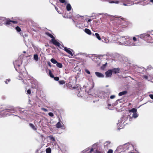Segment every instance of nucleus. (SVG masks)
I'll return each instance as SVG.
<instances>
[{"mask_svg": "<svg viewBox=\"0 0 153 153\" xmlns=\"http://www.w3.org/2000/svg\"><path fill=\"white\" fill-rule=\"evenodd\" d=\"M112 20H114L115 22L116 23L114 24V27H116L115 29L117 30H121V28H123L126 26L127 23L124 19L120 17H116L114 16L112 18Z\"/></svg>", "mask_w": 153, "mask_h": 153, "instance_id": "nucleus-1", "label": "nucleus"}, {"mask_svg": "<svg viewBox=\"0 0 153 153\" xmlns=\"http://www.w3.org/2000/svg\"><path fill=\"white\" fill-rule=\"evenodd\" d=\"M116 38H117V43L120 45H125L129 46V45H132V43H130L131 42H129L128 36H119L117 37L115 36Z\"/></svg>", "mask_w": 153, "mask_h": 153, "instance_id": "nucleus-2", "label": "nucleus"}, {"mask_svg": "<svg viewBox=\"0 0 153 153\" xmlns=\"http://www.w3.org/2000/svg\"><path fill=\"white\" fill-rule=\"evenodd\" d=\"M133 148V146L132 145L129 143H126L123 145H120L118 146L115 152H118V153H120L123 151L124 150L131 149Z\"/></svg>", "mask_w": 153, "mask_h": 153, "instance_id": "nucleus-3", "label": "nucleus"}, {"mask_svg": "<svg viewBox=\"0 0 153 153\" xmlns=\"http://www.w3.org/2000/svg\"><path fill=\"white\" fill-rule=\"evenodd\" d=\"M136 36L146 40L148 42H151V41L153 39V35L152 34L150 35L148 33H145L137 35Z\"/></svg>", "mask_w": 153, "mask_h": 153, "instance_id": "nucleus-4", "label": "nucleus"}, {"mask_svg": "<svg viewBox=\"0 0 153 153\" xmlns=\"http://www.w3.org/2000/svg\"><path fill=\"white\" fill-rule=\"evenodd\" d=\"M17 110H18L20 113L25 114L26 111H25L24 109L20 108L19 107L13 108L12 107L10 108H7L4 110V113L6 114L7 116L9 115V114H6L7 112H9L10 113H15Z\"/></svg>", "mask_w": 153, "mask_h": 153, "instance_id": "nucleus-5", "label": "nucleus"}, {"mask_svg": "<svg viewBox=\"0 0 153 153\" xmlns=\"http://www.w3.org/2000/svg\"><path fill=\"white\" fill-rule=\"evenodd\" d=\"M128 117L127 116H125L118 120L117 125L119 129L123 128L124 126L127 124L126 121L128 120Z\"/></svg>", "mask_w": 153, "mask_h": 153, "instance_id": "nucleus-6", "label": "nucleus"}, {"mask_svg": "<svg viewBox=\"0 0 153 153\" xmlns=\"http://www.w3.org/2000/svg\"><path fill=\"white\" fill-rule=\"evenodd\" d=\"M110 93V90L109 89H107L105 91H100L98 94V96L101 99H105L108 98Z\"/></svg>", "mask_w": 153, "mask_h": 153, "instance_id": "nucleus-7", "label": "nucleus"}, {"mask_svg": "<svg viewBox=\"0 0 153 153\" xmlns=\"http://www.w3.org/2000/svg\"><path fill=\"white\" fill-rule=\"evenodd\" d=\"M129 42H131L130 43H132V45H129V46H135L139 45L140 44V43L139 42V40L136 38V37H129L128 36Z\"/></svg>", "mask_w": 153, "mask_h": 153, "instance_id": "nucleus-8", "label": "nucleus"}, {"mask_svg": "<svg viewBox=\"0 0 153 153\" xmlns=\"http://www.w3.org/2000/svg\"><path fill=\"white\" fill-rule=\"evenodd\" d=\"M22 61L20 59L16 60L13 62L14 67L15 68L16 71L19 72L18 71L17 69V67H19L20 65L22 64Z\"/></svg>", "mask_w": 153, "mask_h": 153, "instance_id": "nucleus-9", "label": "nucleus"}, {"mask_svg": "<svg viewBox=\"0 0 153 153\" xmlns=\"http://www.w3.org/2000/svg\"><path fill=\"white\" fill-rule=\"evenodd\" d=\"M5 25H8L12 24V23L16 24L17 23V22L15 21L10 20L9 19H6L5 22Z\"/></svg>", "mask_w": 153, "mask_h": 153, "instance_id": "nucleus-10", "label": "nucleus"}, {"mask_svg": "<svg viewBox=\"0 0 153 153\" xmlns=\"http://www.w3.org/2000/svg\"><path fill=\"white\" fill-rule=\"evenodd\" d=\"M51 42L55 45L57 46L59 48H60V46L61 45V44L59 42H58L56 40H55V38L52 39L51 40Z\"/></svg>", "mask_w": 153, "mask_h": 153, "instance_id": "nucleus-11", "label": "nucleus"}, {"mask_svg": "<svg viewBox=\"0 0 153 153\" xmlns=\"http://www.w3.org/2000/svg\"><path fill=\"white\" fill-rule=\"evenodd\" d=\"M123 2V5L124 6H130L132 4L131 1L130 0H124Z\"/></svg>", "mask_w": 153, "mask_h": 153, "instance_id": "nucleus-12", "label": "nucleus"}, {"mask_svg": "<svg viewBox=\"0 0 153 153\" xmlns=\"http://www.w3.org/2000/svg\"><path fill=\"white\" fill-rule=\"evenodd\" d=\"M97 143H95V144H94L92 146V148L88 152V153H92V152H93L94 151V149L93 147L95 146H97ZM94 153H101L100 152H99V151H97V150H96V151H94Z\"/></svg>", "mask_w": 153, "mask_h": 153, "instance_id": "nucleus-13", "label": "nucleus"}, {"mask_svg": "<svg viewBox=\"0 0 153 153\" xmlns=\"http://www.w3.org/2000/svg\"><path fill=\"white\" fill-rule=\"evenodd\" d=\"M62 47L64 48V50L68 54H70L71 56H73V54L71 51V50L73 51V50L70 49V48H68L66 47H64L63 46H62Z\"/></svg>", "mask_w": 153, "mask_h": 153, "instance_id": "nucleus-14", "label": "nucleus"}, {"mask_svg": "<svg viewBox=\"0 0 153 153\" xmlns=\"http://www.w3.org/2000/svg\"><path fill=\"white\" fill-rule=\"evenodd\" d=\"M105 74L106 77H111L112 74V71H111V70H108L105 72Z\"/></svg>", "mask_w": 153, "mask_h": 153, "instance_id": "nucleus-15", "label": "nucleus"}, {"mask_svg": "<svg viewBox=\"0 0 153 153\" xmlns=\"http://www.w3.org/2000/svg\"><path fill=\"white\" fill-rule=\"evenodd\" d=\"M102 40L103 42L105 43H108L110 42L108 38L104 36L102 37Z\"/></svg>", "mask_w": 153, "mask_h": 153, "instance_id": "nucleus-16", "label": "nucleus"}, {"mask_svg": "<svg viewBox=\"0 0 153 153\" xmlns=\"http://www.w3.org/2000/svg\"><path fill=\"white\" fill-rule=\"evenodd\" d=\"M95 73L96 76L99 78H103L104 77V75L101 73L96 72Z\"/></svg>", "mask_w": 153, "mask_h": 153, "instance_id": "nucleus-17", "label": "nucleus"}, {"mask_svg": "<svg viewBox=\"0 0 153 153\" xmlns=\"http://www.w3.org/2000/svg\"><path fill=\"white\" fill-rule=\"evenodd\" d=\"M111 142L110 141H106L104 143V146L105 148H107L110 146Z\"/></svg>", "mask_w": 153, "mask_h": 153, "instance_id": "nucleus-18", "label": "nucleus"}, {"mask_svg": "<svg viewBox=\"0 0 153 153\" xmlns=\"http://www.w3.org/2000/svg\"><path fill=\"white\" fill-rule=\"evenodd\" d=\"M33 47L35 51L37 53H38L41 51V49L36 46H33Z\"/></svg>", "mask_w": 153, "mask_h": 153, "instance_id": "nucleus-19", "label": "nucleus"}, {"mask_svg": "<svg viewBox=\"0 0 153 153\" xmlns=\"http://www.w3.org/2000/svg\"><path fill=\"white\" fill-rule=\"evenodd\" d=\"M120 69L119 68H114L111 70L112 71V73H113L114 74H116L119 73Z\"/></svg>", "mask_w": 153, "mask_h": 153, "instance_id": "nucleus-20", "label": "nucleus"}, {"mask_svg": "<svg viewBox=\"0 0 153 153\" xmlns=\"http://www.w3.org/2000/svg\"><path fill=\"white\" fill-rule=\"evenodd\" d=\"M6 19L4 17H0V21L2 22V24H4L6 21Z\"/></svg>", "mask_w": 153, "mask_h": 153, "instance_id": "nucleus-21", "label": "nucleus"}, {"mask_svg": "<svg viewBox=\"0 0 153 153\" xmlns=\"http://www.w3.org/2000/svg\"><path fill=\"white\" fill-rule=\"evenodd\" d=\"M138 114L137 112L133 113L132 114V117H130V120L133 117L136 118L138 117Z\"/></svg>", "mask_w": 153, "mask_h": 153, "instance_id": "nucleus-22", "label": "nucleus"}, {"mask_svg": "<svg viewBox=\"0 0 153 153\" xmlns=\"http://www.w3.org/2000/svg\"><path fill=\"white\" fill-rule=\"evenodd\" d=\"M127 93V91H123L120 92L118 94L119 96H122L123 95H125Z\"/></svg>", "mask_w": 153, "mask_h": 153, "instance_id": "nucleus-23", "label": "nucleus"}, {"mask_svg": "<svg viewBox=\"0 0 153 153\" xmlns=\"http://www.w3.org/2000/svg\"><path fill=\"white\" fill-rule=\"evenodd\" d=\"M85 32L88 35H91V31L89 29L85 28L84 30Z\"/></svg>", "mask_w": 153, "mask_h": 153, "instance_id": "nucleus-24", "label": "nucleus"}, {"mask_svg": "<svg viewBox=\"0 0 153 153\" xmlns=\"http://www.w3.org/2000/svg\"><path fill=\"white\" fill-rule=\"evenodd\" d=\"M72 7L71 4H68L66 6V9L68 11H69L71 10Z\"/></svg>", "mask_w": 153, "mask_h": 153, "instance_id": "nucleus-25", "label": "nucleus"}, {"mask_svg": "<svg viewBox=\"0 0 153 153\" xmlns=\"http://www.w3.org/2000/svg\"><path fill=\"white\" fill-rule=\"evenodd\" d=\"M33 59L36 62H37L39 60V57L37 54H35L33 56Z\"/></svg>", "mask_w": 153, "mask_h": 153, "instance_id": "nucleus-26", "label": "nucleus"}, {"mask_svg": "<svg viewBox=\"0 0 153 153\" xmlns=\"http://www.w3.org/2000/svg\"><path fill=\"white\" fill-rule=\"evenodd\" d=\"M137 110L136 109L133 108H132V109L129 110V112H132L133 113H135L137 112Z\"/></svg>", "mask_w": 153, "mask_h": 153, "instance_id": "nucleus-27", "label": "nucleus"}, {"mask_svg": "<svg viewBox=\"0 0 153 153\" xmlns=\"http://www.w3.org/2000/svg\"><path fill=\"white\" fill-rule=\"evenodd\" d=\"M56 127L57 128H59L62 127L60 122L59 121L58 122L56 125Z\"/></svg>", "mask_w": 153, "mask_h": 153, "instance_id": "nucleus-28", "label": "nucleus"}, {"mask_svg": "<svg viewBox=\"0 0 153 153\" xmlns=\"http://www.w3.org/2000/svg\"><path fill=\"white\" fill-rule=\"evenodd\" d=\"M29 126L33 130H37L36 128L35 127V126L33 124L30 123L29 124Z\"/></svg>", "mask_w": 153, "mask_h": 153, "instance_id": "nucleus-29", "label": "nucleus"}, {"mask_svg": "<svg viewBox=\"0 0 153 153\" xmlns=\"http://www.w3.org/2000/svg\"><path fill=\"white\" fill-rule=\"evenodd\" d=\"M49 138L51 140V141L53 142H55L56 140L54 137L51 135L49 136H48Z\"/></svg>", "mask_w": 153, "mask_h": 153, "instance_id": "nucleus-30", "label": "nucleus"}, {"mask_svg": "<svg viewBox=\"0 0 153 153\" xmlns=\"http://www.w3.org/2000/svg\"><path fill=\"white\" fill-rule=\"evenodd\" d=\"M95 36L99 40H101V38L99 34L98 33H95Z\"/></svg>", "mask_w": 153, "mask_h": 153, "instance_id": "nucleus-31", "label": "nucleus"}, {"mask_svg": "<svg viewBox=\"0 0 153 153\" xmlns=\"http://www.w3.org/2000/svg\"><path fill=\"white\" fill-rule=\"evenodd\" d=\"M46 34L47 36L51 38L52 39H54V37L52 34L50 33L49 32H46Z\"/></svg>", "mask_w": 153, "mask_h": 153, "instance_id": "nucleus-32", "label": "nucleus"}, {"mask_svg": "<svg viewBox=\"0 0 153 153\" xmlns=\"http://www.w3.org/2000/svg\"><path fill=\"white\" fill-rule=\"evenodd\" d=\"M56 65L59 68H62V64L58 62L56 63Z\"/></svg>", "mask_w": 153, "mask_h": 153, "instance_id": "nucleus-33", "label": "nucleus"}, {"mask_svg": "<svg viewBox=\"0 0 153 153\" xmlns=\"http://www.w3.org/2000/svg\"><path fill=\"white\" fill-rule=\"evenodd\" d=\"M107 63L106 62L105 64H103L102 66L101 67V69L103 70H104L105 68H106L107 65Z\"/></svg>", "mask_w": 153, "mask_h": 153, "instance_id": "nucleus-34", "label": "nucleus"}, {"mask_svg": "<svg viewBox=\"0 0 153 153\" xmlns=\"http://www.w3.org/2000/svg\"><path fill=\"white\" fill-rule=\"evenodd\" d=\"M51 62L53 64H56L57 62V61L54 59L52 58L51 59Z\"/></svg>", "mask_w": 153, "mask_h": 153, "instance_id": "nucleus-35", "label": "nucleus"}, {"mask_svg": "<svg viewBox=\"0 0 153 153\" xmlns=\"http://www.w3.org/2000/svg\"><path fill=\"white\" fill-rule=\"evenodd\" d=\"M48 71H49V74L50 76L52 78H53L54 76L53 75V74H52L51 71L50 70H49Z\"/></svg>", "mask_w": 153, "mask_h": 153, "instance_id": "nucleus-36", "label": "nucleus"}, {"mask_svg": "<svg viewBox=\"0 0 153 153\" xmlns=\"http://www.w3.org/2000/svg\"><path fill=\"white\" fill-rule=\"evenodd\" d=\"M46 153H51V149L50 148H47L46 150Z\"/></svg>", "mask_w": 153, "mask_h": 153, "instance_id": "nucleus-37", "label": "nucleus"}, {"mask_svg": "<svg viewBox=\"0 0 153 153\" xmlns=\"http://www.w3.org/2000/svg\"><path fill=\"white\" fill-rule=\"evenodd\" d=\"M15 29L17 32H20L21 31V28L18 26H17Z\"/></svg>", "mask_w": 153, "mask_h": 153, "instance_id": "nucleus-38", "label": "nucleus"}, {"mask_svg": "<svg viewBox=\"0 0 153 153\" xmlns=\"http://www.w3.org/2000/svg\"><path fill=\"white\" fill-rule=\"evenodd\" d=\"M80 86L79 85H78L77 87L76 86H74L72 87V88L73 89H77V90H79V89L80 88Z\"/></svg>", "mask_w": 153, "mask_h": 153, "instance_id": "nucleus-39", "label": "nucleus"}, {"mask_svg": "<svg viewBox=\"0 0 153 153\" xmlns=\"http://www.w3.org/2000/svg\"><path fill=\"white\" fill-rule=\"evenodd\" d=\"M59 83L60 85H63L65 83V82L64 80H60L59 81Z\"/></svg>", "mask_w": 153, "mask_h": 153, "instance_id": "nucleus-40", "label": "nucleus"}, {"mask_svg": "<svg viewBox=\"0 0 153 153\" xmlns=\"http://www.w3.org/2000/svg\"><path fill=\"white\" fill-rule=\"evenodd\" d=\"M59 1L60 3H64L65 4H66L67 3L65 0H59Z\"/></svg>", "mask_w": 153, "mask_h": 153, "instance_id": "nucleus-41", "label": "nucleus"}, {"mask_svg": "<svg viewBox=\"0 0 153 153\" xmlns=\"http://www.w3.org/2000/svg\"><path fill=\"white\" fill-rule=\"evenodd\" d=\"M90 149V148L89 147L86 148L84 150H83V153L85 152H86L88 151Z\"/></svg>", "mask_w": 153, "mask_h": 153, "instance_id": "nucleus-42", "label": "nucleus"}, {"mask_svg": "<svg viewBox=\"0 0 153 153\" xmlns=\"http://www.w3.org/2000/svg\"><path fill=\"white\" fill-rule=\"evenodd\" d=\"M48 115L51 117H53L54 116L52 112H49L48 113Z\"/></svg>", "mask_w": 153, "mask_h": 153, "instance_id": "nucleus-43", "label": "nucleus"}, {"mask_svg": "<svg viewBox=\"0 0 153 153\" xmlns=\"http://www.w3.org/2000/svg\"><path fill=\"white\" fill-rule=\"evenodd\" d=\"M54 78V79L56 81H58L59 79V78L58 77L56 76L53 77Z\"/></svg>", "mask_w": 153, "mask_h": 153, "instance_id": "nucleus-44", "label": "nucleus"}, {"mask_svg": "<svg viewBox=\"0 0 153 153\" xmlns=\"http://www.w3.org/2000/svg\"><path fill=\"white\" fill-rule=\"evenodd\" d=\"M76 18H79L80 17L81 18V19H82L83 18V16H81L78 14L76 16Z\"/></svg>", "mask_w": 153, "mask_h": 153, "instance_id": "nucleus-45", "label": "nucleus"}, {"mask_svg": "<svg viewBox=\"0 0 153 153\" xmlns=\"http://www.w3.org/2000/svg\"><path fill=\"white\" fill-rule=\"evenodd\" d=\"M85 72L88 74H90V71L88 69H86L85 70Z\"/></svg>", "mask_w": 153, "mask_h": 153, "instance_id": "nucleus-46", "label": "nucleus"}, {"mask_svg": "<svg viewBox=\"0 0 153 153\" xmlns=\"http://www.w3.org/2000/svg\"><path fill=\"white\" fill-rule=\"evenodd\" d=\"M41 109L45 112H47L48 111V110L47 109L44 108H41Z\"/></svg>", "mask_w": 153, "mask_h": 153, "instance_id": "nucleus-47", "label": "nucleus"}, {"mask_svg": "<svg viewBox=\"0 0 153 153\" xmlns=\"http://www.w3.org/2000/svg\"><path fill=\"white\" fill-rule=\"evenodd\" d=\"M122 59H123V62L126 61V60L127 59V58L125 57H122Z\"/></svg>", "mask_w": 153, "mask_h": 153, "instance_id": "nucleus-48", "label": "nucleus"}, {"mask_svg": "<svg viewBox=\"0 0 153 153\" xmlns=\"http://www.w3.org/2000/svg\"><path fill=\"white\" fill-rule=\"evenodd\" d=\"M113 151L112 149H109L108 150L107 153H113Z\"/></svg>", "mask_w": 153, "mask_h": 153, "instance_id": "nucleus-49", "label": "nucleus"}, {"mask_svg": "<svg viewBox=\"0 0 153 153\" xmlns=\"http://www.w3.org/2000/svg\"><path fill=\"white\" fill-rule=\"evenodd\" d=\"M143 77L144 79H148V76H147L146 75H144L143 76Z\"/></svg>", "mask_w": 153, "mask_h": 153, "instance_id": "nucleus-50", "label": "nucleus"}, {"mask_svg": "<svg viewBox=\"0 0 153 153\" xmlns=\"http://www.w3.org/2000/svg\"><path fill=\"white\" fill-rule=\"evenodd\" d=\"M115 97L114 95H112L110 96V98L111 99H113Z\"/></svg>", "mask_w": 153, "mask_h": 153, "instance_id": "nucleus-51", "label": "nucleus"}, {"mask_svg": "<svg viewBox=\"0 0 153 153\" xmlns=\"http://www.w3.org/2000/svg\"><path fill=\"white\" fill-rule=\"evenodd\" d=\"M27 93L30 94L31 93V91L30 89H28L27 91Z\"/></svg>", "mask_w": 153, "mask_h": 153, "instance_id": "nucleus-52", "label": "nucleus"}, {"mask_svg": "<svg viewBox=\"0 0 153 153\" xmlns=\"http://www.w3.org/2000/svg\"><path fill=\"white\" fill-rule=\"evenodd\" d=\"M21 75L20 74V75L19 76V78H18V79H19L21 80L22 79V77L21 76Z\"/></svg>", "mask_w": 153, "mask_h": 153, "instance_id": "nucleus-53", "label": "nucleus"}, {"mask_svg": "<svg viewBox=\"0 0 153 153\" xmlns=\"http://www.w3.org/2000/svg\"><path fill=\"white\" fill-rule=\"evenodd\" d=\"M7 81L8 82H9L10 81V79H7L6 81H5V83L7 84L8 83L7 82Z\"/></svg>", "mask_w": 153, "mask_h": 153, "instance_id": "nucleus-54", "label": "nucleus"}, {"mask_svg": "<svg viewBox=\"0 0 153 153\" xmlns=\"http://www.w3.org/2000/svg\"><path fill=\"white\" fill-rule=\"evenodd\" d=\"M149 96L153 100V94H150L149 95Z\"/></svg>", "mask_w": 153, "mask_h": 153, "instance_id": "nucleus-55", "label": "nucleus"}, {"mask_svg": "<svg viewBox=\"0 0 153 153\" xmlns=\"http://www.w3.org/2000/svg\"><path fill=\"white\" fill-rule=\"evenodd\" d=\"M48 65L50 66V67H51V63L50 62H48Z\"/></svg>", "mask_w": 153, "mask_h": 153, "instance_id": "nucleus-56", "label": "nucleus"}, {"mask_svg": "<svg viewBox=\"0 0 153 153\" xmlns=\"http://www.w3.org/2000/svg\"><path fill=\"white\" fill-rule=\"evenodd\" d=\"M149 1L153 4V0H150Z\"/></svg>", "mask_w": 153, "mask_h": 153, "instance_id": "nucleus-57", "label": "nucleus"}, {"mask_svg": "<svg viewBox=\"0 0 153 153\" xmlns=\"http://www.w3.org/2000/svg\"><path fill=\"white\" fill-rule=\"evenodd\" d=\"M121 100H122V99H119V100H117V101H120V102H121Z\"/></svg>", "mask_w": 153, "mask_h": 153, "instance_id": "nucleus-58", "label": "nucleus"}, {"mask_svg": "<svg viewBox=\"0 0 153 153\" xmlns=\"http://www.w3.org/2000/svg\"><path fill=\"white\" fill-rule=\"evenodd\" d=\"M2 25V22H1V21H0V25Z\"/></svg>", "mask_w": 153, "mask_h": 153, "instance_id": "nucleus-59", "label": "nucleus"}, {"mask_svg": "<svg viewBox=\"0 0 153 153\" xmlns=\"http://www.w3.org/2000/svg\"><path fill=\"white\" fill-rule=\"evenodd\" d=\"M55 8L56 9V10H57L58 9L56 7H55Z\"/></svg>", "mask_w": 153, "mask_h": 153, "instance_id": "nucleus-60", "label": "nucleus"}, {"mask_svg": "<svg viewBox=\"0 0 153 153\" xmlns=\"http://www.w3.org/2000/svg\"><path fill=\"white\" fill-rule=\"evenodd\" d=\"M23 52L24 53H26V51H24Z\"/></svg>", "mask_w": 153, "mask_h": 153, "instance_id": "nucleus-61", "label": "nucleus"}, {"mask_svg": "<svg viewBox=\"0 0 153 153\" xmlns=\"http://www.w3.org/2000/svg\"><path fill=\"white\" fill-rule=\"evenodd\" d=\"M92 35L93 36H95V34L94 33L92 34Z\"/></svg>", "mask_w": 153, "mask_h": 153, "instance_id": "nucleus-62", "label": "nucleus"}, {"mask_svg": "<svg viewBox=\"0 0 153 153\" xmlns=\"http://www.w3.org/2000/svg\"><path fill=\"white\" fill-rule=\"evenodd\" d=\"M20 34L21 35H22V33H20Z\"/></svg>", "mask_w": 153, "mask_h": 153, "instance_id": "nucleus-63", "label": "nucleus"}, {"mask_svg": "<svg viewBox=\"0 0 153 153\" xmlns=\"http://www.w3.org/2000/svg\"><path fill=\"white\" fill-rule=\"evenodd\" d=\"M108 106H110L111 105L110 104H108Z\"/></svg>", "mask_w": 153, "mask_h": 153, "instance_id": "nucleus-64", "label": "nucleus"}]
</instances>
